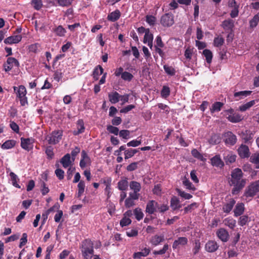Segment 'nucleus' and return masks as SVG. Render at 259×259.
I'll list each match as a JSON object with an SVG mask.
<instances>
[{"mask_svg": "<svg viewBox=\"0 0 259 259\" xmlns=\"http://www.w3.org/2000/svg\"><path fill=\"white\" fill-rule=\"evenodd\" d=\"M230 183L234 186L232 190V194L237 195L244 187L246 183V179L243 178V172L241 169L237 168L232 171Z\"/></svg>", "mask_w": 259, "mask_h": 259, "instance_id": "1", "label": "nucleus"}, {"mask_svg": "<svg viewBox=\"0 0 259 259\" xmlns=\"http://www.w3.org/2000/svg\"><path fill=\"white\" fill-rule=\"evenodd\" d=\"M80 248L83 259H101L98 255H94L93 243L91 240L86 239L81 242Z\"/></svg>", "mask_w": 259, "mask_h": 259, "instance_id": "2", "label": "nucleus"}, {"mask_svg": "<svg viewBox=\"0 0 259 259\" xmlns=\"http://www.w3.org/2000/svg\"><path fill=\"white\" fill-rule=\"evenodd\" d=\"M63 136V131L61 130H55L48 135L46 140L51 145H55L58 143L61 140Z\"/></svg>", "mask_w": 259, "mask_h": 259, "instance_id": "3", "label": "nucleus"}, {"mask_svg": "<svg viewBox=\"0 0 259 259\" xmlns=\"http://www.w3.org/2000/svg\"><path fill=\"white\" fill-rule=\"evenodd\" d=\"M259 191V181L250 184L246 189L244 196L246 197H252Z\"/></svg>", "mask_w": 259, "mask_h": 259, "instance_id": "4", "label": "nucleus"}, {"mask_svg": "<svg viewBox=\"0 0 259 259\" xmlns=\"http://www.w3.org/2000/svg\"><path fill=\"white\" fill-rule=\"evenodd\" d=\"M160 23L164 27H170L174 23V16L171 13L163 15L160 20Z\"/></svg>", "mask_w": 259, "mask_h": 259, "instance_id": "5", "label": "nucleus"}, {"mask_svg": "<svg viewBox=\"0 0 259 259\" xmlns=\"http://www.w3.org/2000/svg\"><path fill=\"white\" fill-rule=\"evenodd\" d=\"M224 140L226 145L232 146L235 144L237 142V137L236 135L231 132H227L224 135Z\"/></svg>", "mask_w": 259, "mask_h": 259, "instance_id": "6", "label": "nucleus"}, {"mask_svg": "<svg viewBox=\"0 0 259 259\" xmlns=\"http://www.w3.org/2000/svg\"><path fill=\"white\" fill-rule=\"evenodd\" d=\"M139 194L129 193L128 197L124 201V205L126 208H130L135 205V201L139 199Z\"/></svg>", "mask_w": 259, "mask_h": 259, "instance_id": "7", "label": "nucleus"}, {"mask_svg": "<svg viewBox=\"0 0 259 259\" xmlns=\"http://www.w3.org/2000/svg\"><path fill=\"white\" fill-rule=\"evenodd\" d=\"M22 36L20 34H15L10 36L4 40V42L6 44L11 45L13 44H17L22 39Z\"/></svg>", "mask_w": 259, "mask_h": 259, "instance_id": "8", "label": "nucleus"}, {"mask_svg": "<svg viewBox=\"0 0 259 259\" xmlns=\"http://www.w3.org/2000/svg\"><path fill=\"white\" fill-rule=\"evenodd\" d=\"M81 156L79 165L81 168H83L85 167L87 164H90L91 161L90 158L84 150L82 151Z\"/></svg>", "mask_w": 259, "mask_h": 259, "instance_id": "9", "label": "nucleus"}, {"mask_svg": "<svg viewBox=\"0 0 259 259\" xmlns=\"http://www.w3.org/2000/svg\"><path fill=\"white\" fill-rule=\"evenodd\" d=\"M210 161L211 165L213 166L222 168L224 166V163L220 155H215L210 159Z\"/></svg>", "mask_w": 259, "mask_h": 259, "instance_id": "10", "label": "nucleus"}, {"mask_svg": "<svg viewBox=\"0 0 259 259\" xmlns=\"http://www.w3.org/2000/svg\"><path fill=\"white\" fill-rule=\"evenodd\" d=\"M153 35L150 32V30L148 28L147 29V32L144 35L143 42L144 44H147L149 48L152 49L153 47Z\"/></svg>", "mask_w": 259, "mask_h": 259, "instance_id": "11", "label": "nucleus"}, {"mask_svg": "<svg viewBox=\"0 0 259 259\" xmlns=\"http://www.w3.org/2000/svg\"><path fill=\"white\" fill-rule=\"evenodd\" d=\"M239 156L242 158H247L249 156V150L247 146L241 145L238 149Z\"/></svg>", "mask_w": 259, "mask_h": 259, "instance_id": "12", "label": "nucleus"}, {"mask_svg": "<svg viewBox=\"0 0 259 259\" xmlns=\"http://www.w3.org/2000/svg\"><path fill=\"white\" fill-rule=\"evenodd\" d=\"M158 203L154 200L149 201L146 205V211L149 214H153L157 208Z\"/></svg>", "mask_w": 259, "mask_h": 259, "instance_id": "13", "label": "nucleus"}, {"mask_svg": "<svg viewBox=\"0 0 259 259\" xmlns=\"http://www.w3.org/2000/svg\"><path fill=\"white\" fill-rule=\"evenodd\" d=\"M205 247L207 251L213 252L218 249L219 246L215 241H209L206 243Z\"/></svg>", "mask_w": 259, "mask_h": 259, "instance_id": "14", "label": "nucleus"}, {"mask_svg": "<svg viewBox=\"0 0 259 259\" xmlns=\"http://www.w3.org/2000/svg\"><path fill=\"white\" fill-rule=\"evenodd\" d=\"M218 237L223 242H227L229 238L228 232L224 229H220L217 232Z\"/></svg>", "mask_w": 259, "mask_h": 259, "instance_id": "15", "label": "nucleus"}, {"mask_svg": "<svg viewBox=\"0 0 259 259\" xmlns=\"http://www.w3.org/2000/svg\"><path fill=\"white\" fill-rule=\"evenodd\" d=\"M188 243V239L185 237H180L176 240L172 244V248L177 249L179 246H184Z\"/></svg>", "mask_w": 259, "mask_h": 259, "instance_id": "16", "label": "nucleus"}, {"mask_svg": "<svg viewBox=\"0 0 259 259\" xmlns=\"http://www.w3.org/2000/svg\"><path fill=\"white\" fill-rule=\"evenodd\" d=\"M14 90L17 94V97L19 98L26 96V90L24 85H20L19 87H14Z\"/></svg>", "mask_w": 259, "mask_h": 259, "instance_id": "17", "label": "nucleus"}, {"mask_svg": "<svg viewBox=\"0 0 259 259\" xmlns=\"http://www.w3.org/2000/svg\"><path fill=\"white\" fill-rule=\"evenodd\" d=\"M251 93V91H243L235 92L234 94V96L235 98V100L239 101V100L242 99L245 97L249 96Z\"/></svg>", "mask_w": 259, "mask_h": 259, "instance_id": "18", "label": "nucleus"}, {"mask_svg": "<svg viewBox=\"0 0 259 259\" xmlns=\"http://www.w3.org/2000/svg\"><path fill=\"white\" fill-rule=\"evenodd\" d=\"M150 252V249L149 247H144L141 249V251L136 252L134 254L133 257L135 259H139L141 256H146Z\"/></svg>", "mask_w": 259, "mask_h": 259, "instance_id": "19", "label": "nucleus"}, {"mask_svg": "<svg viewBox=\"0 0 259 259\" xmlns=\"http://www.w3.org/2000/svg\"><path fill=\"white\" fill-rule=\"evenodd\" d=\"M170 207L173 210L178 209L182 207L180 200L178 197L174 196L171 198Z\"/></svg>", "mask_w": 259, "mask_h": 259, "instance_id": "20", "label": "nucleus"}, {"mask_svg": "<svg viewBox=\"0 0 259 259\" xmlns=\"http://www.w3.org/2000/svg\"><path fill=\"white\" fill-rule=\"evenodd\" d=\"M52 31L55 33L56 36L63 37L66 33V30L62 26L59 25L53 28Z\"/></svg>", "mask_w": 259, "mask_h": 259, "instance_id": "21", "label": "nucleus"}, {"mask_svg": "<svg viewBox=\"0 0 259 259\" xmlns=\"http://www.w3.org/2000/svg\"><path fill=\"white\" fill-rule=\"evenodd\" d=\"M120 95L117 92L109 93L108 98L109 101L112 104H116L120 100Z\"/></svg>", "mask_w": 259, "mask_h": 259, "instance_id": "22", "label": "nucleus"}, {"mask_svg": "<svg viewBox=\"0 0 259 259\" xmlns=\"http://www.w3.org/2000/svg\"><path fill=\"white\" fill-rule=\"evenodd\" d=\"M121 13L118 10L110 13L107 16V19L111 22H115L117 21L120 17Z\"/></svg>", "mask_w": 259, "mask_h": 259, "instance_id": "23", "label": "nucleus"}, {"mask_svg": "<svg viewBox=\"0 0 259 259\" xmlns=\"http://www.w3.org/2000/svg\"><path fill=\"white\" fill-rule=\"evenodd\" d=\"M222 26L225 30H231L234 26V21L231 19L225 20L223 22Z\"/></svg>", "mask_w": 259, "mask_h": 259, "instance_id": "24", "label": "nucleus"}, {"mask_svg": "<svg viewBox=\"0 0 259 259\" xmlns=\"http://www.w3.org/2000/svg\"><path fill=\"white\" fill-rule=\"evenodd\" d=\"M227 118L229 121L233 123L238 122L243 119L242 116L238 113H234L229 115L227 117Z\"/></svg>", "mask_w": 259, "mask_h": 259, "instance_id": "25", "label": "nucleus"}, {"mask_svg": "<svg viewBox=\"0 0 259 259\" xmlns=\"http://www.w3.org/2000/svg\"><path fill=\"white\" fill-rule=\"evenodd\" d=\"M256 102V100H251L247 103L240 105L239 107V110L242 112L245 111L252 107Z\"/></svg>", "mask_w": 259, "mask_h": 259, "instance_id": "26", "label": "nucleus"}, {"mask_svg": "<svg viewBox=\"0 0 259 259\" xmlns=\"http://www.w3.org/2000/svg\"><path fill=\"white\" fill-rule=\"evenodd\" d=\"M130 188L133 190V192H130L131 193H135L136 194H139L138 192L140 191L141 186L139 183L136 181H132L130 184Z\"/></svg>", "mask_w": 259, "mask_h": 259, "instance_id": "27", "label": "nucleus"}, {"mask_svg": "<svg viewBox=\"0 0 259 259\" xmlns=\"http://www.w3.org/2000/svg\"><path fill=\"white\" fill-rule=\"evenodd\" d=\"M77 131H74L73 134L74 135H77L84 132L85 127L84 122L82 119H79L77 122Z\"/></svg>", "mask_w": 259, "mask_h": 259, "instance_id": "28", "label": "nucleus"}, {"mask_svg": "<svg viewBox=\"0 0 259 259\" xmlns=\"http://www.w3.org/2000/svg\"><path fill=\"white\" fill-rule=\"evenodd\" d=\"M164 236L161 235H155L152 237L151 239V243L154 246H157L161 242L164 241Z\"/></svg>", "mask_w": 259, "mask_h": 259, "instance_id": "29", "label": "nucleus"}, {"mask_svg": "<svg viewBox=\"0 0 259 259\" xmlns=\"http://www.w3.org/2000/svg\"><path fill=\"white\" fill-rule=\"evenodd\" d=\"M60 162L62 164L63 167L67 168L69 167L71 163V161L70 160V155L69 154H66L61 159Z\"/></svg>", "mask_w": 259, "mask_h": 259, "instance_id": "30", "label": "nucleus"}, {"mask_svg": "<svg viewBox=\"0 0 259 259\" xmlns=\"http://www.w3.org/2000/svg\"><path fill=\"white\" fill-rule=\"evenodd\" d=\"M244 210V205L243 203H237L234 209V215L236 217L241 215Z\"/></svg>", "mask_w": 259, "mask_h": 259, "instance_id": "31", "label": "nucleus"}, {"mask_svg": "<svg viewBox=\"0 0 259 259\" xmlns=\"http://www.w3.org/2000/svg\"><path fill=\"white\" fill-rule=\"evenodd\" d=\"M10 176L12 185L16 188H20L21 187L18 183V181L19 180L18 176L13 172H10Z\"/></svg>", "mask_w": 259, "mask_h": 259, "instance_id": "32", "label": "nucleus"}, {"mask_svg": "<svg viewBox=\"0 0 259 259\" xmlns=\"http://www.w3.org/2000/svg\"><path fill=\"white\" fill-rule=\"evenodd\" d=\"M224 158L226 164H230L235 161L236 156L232 153H229L227 155L225 156Z\"/></svg>", "mask_w": 259, "mask_h": 259, "instance_id": "33", "label": "nucleus"}, {"mask_svg": "<svg viewBox=\"0 0 259 259\" xmlns=\"http://www.w3.org/2000/svg\"><path fill=\"white\" fill-rule=\"evenodd\" d=\"M236 201L234 199H231L228 203L225 204L223 209L225 212L229 213L233 208Z\"/></svg>", "mask_w": 259, "mask_h": 259, "instance_id": "34", "label": "nucleus"}, {"mask_svg": "<svg viewBox=\"0 0 259 259\" xmlns=\"http://www.w3.org/2000/svg\"><path fill=\"white\" fill-rule=\"evenodd\" d=\"M16 144V142L14 140H7L5 143H4L1 148L3 149H9L13 148Z\"/></svg>", "mask_w": 259, "mask_h": 259, "instance_id": "35", "label": "nucleus"}, {"mask_svg": "<svg viewBox=\"0 0 259 259\" xmlns=\"http://www.w3.org/2000/svg\"><path fill=\"white\" fill-rule=\"evenodd\" d=\"M78 193L77 194V197L80 198L84 191L85 183L84 181H81L77 185Z\"/></svg>", "mask_w": 259, "mask_h": 259, "instance_id": "36", "label": "nucleus"}, {"mask_svg": "<svg viewBox=\"0 0 259 259\" xmlns=\"http://www.w3.org/2000/svg\"><path fill=\"white\" fill-rule=\"evenodd\" d=\"M30 143V140L29 139H24L23 138L21 139V146L25 150H29Z\"/></svg>", "mask_w": 259, "mask_h": 259, "instance_id": "37", "label": "nucleus"}, {"mask_svg": "<svg viewBox=\"0 0 259 259\" xmlns=\"http://www.w3.org/2000/svg\"><path fill=\"white\" fill-rule=\"evenodd\" d=\"M203 55L205 57L207 63L210 64L211 62L212 58V52L209 50L205 49L203 51Z\"/></svg>", "mask_w": 259, "mask_h": 259, "instance_id": "38", "label": "nucleus"}, {"mask_svg": "<svg viewBox=\"0 0 259 259\" xmlns=\"http://www.w3.org/2000/svg\"><path fill=\"white\" fill-rule=\"evenodd\" d=\"M103 68L100 65H98L95 68L93 72V75L95 79H98L99 76L103 73Z\"/></svg>", "mask_w": 259, "mask_h": 259, "instance_id": "39", "label": "nucleus"}, {"mask_svg": "<svg viewBox=\"0 0 259 259\" xmlns=\"http://www.w3.org/2000/svg\"><path fill=\"white\" fill-rule=\"evenodd\" d=\"M191 154L192 156L202 161H205L206 159L204 158L201 153H200L197 149H194L191 151Z\"/></svg>", "mask_w": 259, "mask_h": 259, "instance_id": "40", "label": "nucleus"}, {"mask_svg": "<svg viewBox=\"0 0 259 259\" xmlns=\"http://www.w3.org/2000/svg\"><path fill=\"white\" fill-rule=\"evenodd\" d=\"M259 22V13L254 16L253 18L249 21V26L251 28L255 27Z\"/></svg>", "mask_w": 259, "mask_h": 259, "instance_id": "41", "label": "nucleus"}, {"mask_svg": "<svg viewBox=\"0 0 259 259\" xmlns=\"http://www.w3.org/2000/svg\"><path fill=\"white\" fill-rule=\"evenodd\" d=\"M223 104L220 102H215L210 108V111L212 113L214 112H219L221 110Z\"/></svg>", "mask_w": 259, "mask_h": 259, "instance_id": "42", "label": "nucleus"}, {"mask_svg": "<svg viewBox=\"0 0 259 259\" xmlns=\"http://www.w3.org/2000/svg\"><path fill=\"white\" fill-rule=\"evenodd\" d=\"M128 187V182L126 180H122L118 183V188L120 190L125 191Z\"/></svg>", "mask_w": 259, "mask_h": 259, "instance_id": "43", "label": "nucleus"}, {"mask_svg": "<svg viewBox=\"0 0 259 259\" xmlns=\"http://www.w3.org/2000/svg\"><path fill=\"white\" fill-rule=\"evenodd\" d=\"M224 222L225 225L228 226L230 229H233L236 226V221L233 219H225Z\"/></svg>", "mask_w": 259, "mask_h": 259, "instance_id": "44", "label": "nucleus"}, {"mask_svg": "<svg viewBox=\"0 0 259 259\" xmlns=\"http://www.w3.org/2000/svg\"><path fill=\"white\" fill-rule=\"evenodd\" d=\"M137 152H138V150H137V149H128L125 150L124 158L125 159H127L131 157H132Z\"/></svg>", "mask_w": 259, "mask_h": 259, "instance_id": "45", "label": "nucleus"}, {"mask_svg": "<svg viewBox=\"0 0 259 259\" xmlns=\"http://www.w3.org/2000/svg\"><path fill=\"white\" fill-rule=\"evenodd\" d=\"M250 161L255 165V167L259 168V153H255L250 157Z\"/></svg>", "mask_w": 259, "mask_h": 259, "instance_id": "46", "label": "nucleus"}, {"mask_svg": "<svg viewBox=\"0 0 259 259\" xmlns=\"http://www.w3.org/2000/svg\"><path fill=\"white\" fill-rule=\"evenodd\" d=\"M183 184L185 186L186 188L188 190L192 191H195L196 190V188L194 185L187 179H185L183 181Z\"/></svg>", "mask_w": 259, "mask_h": 259, "instance_id": "47", "label": "nucleus"}, {"mask_svg": "<svg viewBox=\"0 0 259 259\" xmlns=\"http://www.w3.org/2000/svg\"><path fill=\"white\" fill-rule=\"evenodd\" d=\"M176 191L179 196L185 198V199H190L192 197V195L190 194L187 193L185 191L180 189H177Z\"/></svg>", "mask_w": 259, "mask_h": 259, "instance_id": "48", "label": "nucleus"}, {"mask_svg": "<svg viewBox=\"0 0 259 259\" xmlns=\"http://www.w3.org/2000/svg\"><path fill=\"white\" fill-rule=\"evenodd\" d=\"M134 213L135 215L136 219L138 221L141 220L144 217V214L141 208H136L134 210Z\"/></svg>", "mask_w": 259, "mask_h": 259, "instance_id": "49", "label": "nucleus"}, {"mask_svg": "<svg viewBox=\"0 0 259 259\" xmlns=\"http://www.w3.org/2000/svg\"><path fill=\"white\" fill-rule=\"evenodd\" d=\"M40 47V44L38 43H35L29 46L28 50L30 52L36 53L39 51V48Z\"/></svg>", "mask_w": 259, "mask_h": 259, "instance_id": "50", "label": "nucleus"}, {"mask_svg": "<svg viewBox=\"0 0 259 259\" xmlns=\"http://www.w3.org/2000/svg\"><path fill=\"white\" fill-rule=\"evenodd\" d=\"M163 69L165 72L169 75L173 76L176 73L175 69L171 66L165 65L163 66Z\"/></svg>", "mask_w": 259, "mask_h": 259, "instance_id": "51", "label": "nucleus"}, {"mask_svg": "<svg viewBox=\"0 0 259 259\" xmlns=\"http://www.w3.org/2000/svg\"><path fill=\"white\" fill-rule=\"evenodd\" d=\"M53 150L54 148L51 146H49L46 147L45 152L48 156V158L52 159L53 158L54 155Z\"/></svg>", "mask_w": 259, "mask_h": 259, "instance_id": "52", "label": "nucleus"}, {"mask_svg": "<svg viewBox=\"0 0 259 259\" xmlns=\"http://www.w3.org/2000/svg\"><path fill=\"white\" fill-rule=\"evenodd\" d=\"M224 43V39L221 36H218L214 38L213 44L215 47L222 46Z\"/></svg>", "mask_w": 259, "mask_h": 259, "instance_id": "53", "label": "nucleus"}, {"mask_svg": "<svg viewBox=\"0 0 259 259\" xmlns=\"http://www.w3.org/2000/svg\"><path fill=\"white\" fill-rule=\"evenodd\" d=\"M31 4L36 10H40L42 6L41 0H31Z\"/></svg>", "mask_w": 259, "mask_h": 259, "instance_id": "54", "label": "nucleus"}, {"mask_svg": "<svg viewBox=\"0 0 259 259\" xmlns=\"http://www.w3.org/2000/svg\"><path fill=\"white\" fill-rule=\"evenodd\" d=\"M7 63L11 65L12 67H18L19 66V63L18 61L14 58L9 57L7 59Z\"/></svg>", "mask_w": 259, "mask_h": 259, "instance_id": "55", "label": "nucleus"}, {"mask_svg": "<svg viewBox=\"0 0 259 259\" xmlns=\"http://www.w3.org/2000/svg\"><path fill=\"white\" fill-rule=\"evenodd\" d=\"M121 78L125 81H130L134 77L133 75L130 72L124 71L122 73Z\"/></svg>", "mask_w": 259, "mask_h": 259, "instance_id": "56", "label": "nucleus"}, {"mask_svg": "<svg viewBox=\"0 0 259 259\" xmlns=\"http://www.w3.org/2000/svg\"><path fill=\"white\" fill-rule=\"evenodd\" d=\"M221 138L219 135H212L210 140L209 143L211 144H217L220 142Z\"/></svg>", "mask_w": 259, "mask_h": 259, "instance_id": "57", "label": "nucleus"}, {"mask_svg": "<svg viewBox=\"0 0 259 259\" xmlns=\"http://www.w3.org/2000/svg\"><path fill=\"white\" fill-rule=\"evenodd\" d=\"M170 94V89L167 86H163L161 92V96L163 98L167 97Z\"/></svg>", "mask_w": 259, "mask_h": 259, "instance_id": "58", "label": "nucleus"}, {"mask_svg": "<svg viewBox=\"0 0 259 259\" xmlns=\"http://www.w3.org/2000/svg\"><path fill=\"white\" fill-rule=\"evenodd\" d=\"M198 207V205L197 203L194 202L191 203V204L188 205L187 207L184 208V211L185 213H187L188 212H191L192 210H194L195 208Z\"/></svg>", "mask_w": 259, "mask_h": 259, "instance_id": "59", "label": "nucleus"}, {"mask_svg": "<svg viewBox=\"0 0 259 259\" xmlns=\"http://www.w3.org/2000/svg\"><path fill=\"white\" fill-rule=\"evenodd\" d=\"M107 130L109 133L113 134L115 135H117L119 133L118 128L111 125H109L107 126Z\"/></svg>", "mask_w": 259, "mask_h": 259, "instance_id": "60", "label": "nucleus"}, {"mask_svg": "<svg viewBox=\"0 0 259 259\" xmlns=\"http://www.w3.org/2000/svg\"><path fill=\"white\" fill-rule=\"evenodd\" d=\"M132 222L131 220L127 217H123L120 222V225L121 227L127 226Z\"/></svg>", "mask_w": 259, "mask_h": 259, "instance_id": "61", "label": "nucleus"}, {"mask_svg": "<svg viewBox=\"0 0 259 259\" xmlns=\"http://www.w3.org/2000/svg\"><path fill=\"white\" fill-rule=\"evenodd\" d=\"M73 0H57L59 6L62 7H68L70 5Z\"/></svg>", "mask_w": 259, "mask_h": 259, "instance_id": "62", "label": "nucleus"}, {"mask_svg": "<svg viewBox=\"0 0 259 259\" xmlns=\"http://www.w3.org/2000/svg\"><path fill=\"white\" fill-rule=\"evenodd\" d=\"M146 22L150 25H154L155 24V21H156V18L152 15H147L146 17Z\"/></svg>", "mask_w": 259, "mask_h": 259, "instance_id": "63", "label": "nucleus"}, {"mask_svg": "<svg viewBox=\"0 0 259 259\" xmlns=\"http://www.w3.org/2000/svg\"><path fill=\"white\" fill-rule=\"evenodd\" d=\"M119 135L120 137L124 139H127L130 136V132L126 130H121L119 132Z\"/></svg>", "mask_w": 259, "mask_h": 259, "instance_id": "64", "label": "nucleus"}]
</instances>
